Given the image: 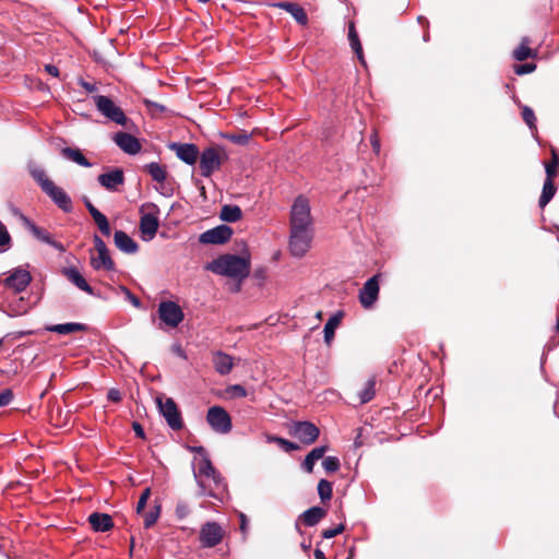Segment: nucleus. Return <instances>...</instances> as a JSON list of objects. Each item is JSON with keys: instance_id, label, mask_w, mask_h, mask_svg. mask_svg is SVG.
Returning a JSON list of instances; mask_svg holds the SVG:
<instances>
[{"instance_id": "obj_1", "label": "nucleus", "mask_w": 559, "mask_h": 559, "mask_svg": "<svg viewBox=\"0 0 559 559\" xmlns=\"http://www.w3.org/2000/svg\"><path fill=\"white\" fill-rule=\"evenodd\" d=\"M194 479L199 487L198 495L223 500L227 493V484L224 477L215 469L209 455H204L193 471Z\"/></svg>"}, {"instance_id": "obj_2", "label": "nucleus", "mask_w": 559, "mask_h": 559, "mask_svg": "<svg viewBox=\"0 0 559 559\" xmlns=\"http://www.w3.org/2000/svg\"><path fill=\"white\" fill-rule=\"evenodd\" d=\"M206 269L218 275L242 280L250 273V260L235 254H224L211 261Z\"/></svg>"}, {"instance_id": "obj_3", "label": "nucleus", "mask_w": 559, "mask_h": 559, "mask_svg": "<svg viewBox=\"0 0 559 559\" xmlns=\"http://www.w3.org/2000/svg\"><path fill=\"white\" fill-rule=\"evenodd\" d=\"M29 174L33 179L38 183L40 189L52 200V202L66 213L72 211V201L69 194L60 187L56 186L50 180L44 168L39 166H31Z\"/></svg>"}, {"instance_id": "obj_4", "label": "nucleus", "mask_w": 559, "mask_h": 559, "mask_svg": "<svg viewBox=\"0 0 559 559\" xmlns=\"http://www.w3.org/2000/svg\"><path fill=\"white\" fill-rule=\"evenodd\" d=\"M159 210L154 203H148L141 206L140 231L144 241L152 240L159 227L158 218Z\"/></svg>"}, {"instance_id": "obj_5", "label": "nucleus", "mask_w": 559, "mask_h": 559, "mask_svg": "<svg viewBox=\"0 0 559 559\" xmlns=\"http://www.w3.org/2000/svg\"><path fill=\"white\" fill-rule=\"evenodd\" d=\"M290 228H313L309 200L298 195L290 210Z\"/></svg>"}, {"instance_id": "obj_6", "label": "nucleus", "mask_w": 559, "mask_h": 559, "mask_svg": "<svg viewBox=\"0 0 559 559\" xmlns=\"http://www.w3.org/2000/svg\"><path fill=\"white\" fill-rule=\"evenodd\" d=\"M313 228H290L289 251L296 258L304 257L311 247Z\"/></svg>"}, {"instance_id": "obj_7", "label": "nucleus", "mask_w": 559, "mask_h": 559, "mask_svg": "<svg viewBox=\"0 0 559 559\" xmlns=\"http://www.w3.org/2000/svg\"><path fill=\"white\" fill-rule=\"evenodd\" d=\"M94 104L97 110L110 121L126 126L128 118L123 110L108 96L95 95L93 96Z\"/></svg>"}, {"instance_id": "obj_8", "label": "nucleus", "mask_w": 559, "mask_h": 559, "mask_svg": "<svg viewBox=\"0 0 559 559\" xmlns=\"http://www.w3.org/2000/svg\"><path fill=\"white\" fill-rule=\"evenodd\" d=\"M156 403L167 425L173 430H180L183 427V421L175 401L171 397H167L165 401L162 397H157Z\"/></svg>"}, {"instance_id": "obj_9", "label": "nucleus", "mask_w": 559, "mask_h": 559, "mask_svg": "<svg viewBox=\"0 0 559 559\" xmlns=\"http://www.w3.org/2000/svg\"><path fill=\"white\" fill-rule=\"evenodd\" d=\"M206 420L210 427L218 433H228L231 428L229 414L221 406H212L207 411Z\"/></svg>"}, {"instance_id": "obj_10", "label": "nucleus", "mask_w": 559, "mask_h": 559, "mask_svg": "<svg viewBox=\"0 0 559 559\" xmlns=\"http://www.w3.org/2000/svg\"><path fill=\"white\" fill-rule=\"evenodd\" d=\"M290 433L301 443L310 445L319 438L320 430L310 421H295L292 425Z\"/></svg>"}, {"instance_id": "obj_11", "label": "nucleus", "mask_w": 559, "mask_h": 559, "mask_svg": "<svg viewBox=\"0 0 559 559\" xmlns=\"http://www.w3.org/2000/svg\"><path fill=\"white\" fill-rule=\"evenodd\" d=\"M159 319L170 328H177L183 320L181 308L174 301H162L158 305Z\"/></svg>"}, {"instance_id": "obj_12", "label": "nucleus", "mask_w": 559, "mask_h": 559, "mask_svg": "<svg viewBox=\"0 0 559 559\" xmlns=\"http://www.w3.org/2000/svg\"><path fill=\"white\" fill-rule=\"evenodd\" d=\"M32 282L31 273L22 266L13 269L4 280V286L14 294H20L26 289Z\"/></svg>"}, {"instance_id": "obj_13", "label": "nucleus", "mask_w": 559, "mask_h": 559, "mask_svg": "<svg viewBox=\"0 0 559 559\" xmlns=\"http://www.w3.org/2000/svg\"><path fill=\"white\" fill-rule=\"evenodd\" d=\"M379 274L370 277L359 290V301L365 309H370L379 297Z\"/></svg>"}, {"instance_id": "obj_14", "label": "nucleus", "mask_w": 559, "mask_h": 559, "mask_svg": "<svg viewBox=\"0 0 559 559\" xmlns=\"http://www.w3.org/2000/svg\"><path fill=\"white\" fill-rule=\"evenodd\" d=\"M233 236V229L227 225H218L200 235L201 243L222 245L227 242Z\"/></svg>"}, {"instance_id": "obj_15", "label": "nucleus", "mask_w": 559, "mask_h": 559, "mask_svg": "<svg viewBox=\"0 0 559 559\" xmlns=\"http://www.w3.org/2000/svg\"><path fill=\"white\" fill-rule=\"evenodd\" d=\"M200 174L210 177L221 167V157L216 148L207 147L200 155Z\"/></svg>"}, {"instance_id": "obj_16", "label": "nucleus", "mask_w": 559, "mask_h": 559, "mask_svg": "<svg viewBox=\"0 0 559 559\" xmlns=\"http://www.w3.org/2000/svg\"><path fill=\"white\" fill-rule=\"evenodd\" d=\"M223 539V530L216 522H206L200 531V542L203 547H214Z\"/></svg>"}, {"instance_id": "obj_17", "label": "nucleus", "mask_w": 559, "mask_h": 559, "mask_svg": "<svg viewBox=\"0 0 559 559\" xmlns=\"http://www.w3.org/2000/svg\"><path fill=\"white\" fill-rule=\"evenodd\" d=\"M117 146L129 155H135L141 151L140 141L132 134L127 132H117L114 136Z\"/></svg>"}, {"instance_id": "obj_18", "label": "nucleus", "mask_w": 559, "mask_h": 559, "mask_svg": "<svg viewBox=\"0 0 559 559\" xmlns=\"http://www.w3.org/2000/svg\"><path fill=\"white\" fill-rule=\"evenodd\" d=\"M97 181L103 188L109 191H117L118 187L124 182V175L122 169L115 168L111 171L100 174L97 177Z\"/></svg>"}, {"instance_id": "obj_19", "label": "nucleus", "mask_w": 559, "mask_h": 559, "mask_svg": "<svg viewBox=\"0 0 559 559\" xmlns=\"http://www.w3.org/2000/svg\"><path fill=\"white\" fill-rule=\"evenodd\" d=\"M25 225L27 226L28 230L33 234V236L38 239L39 241L49 245L50 247L55 248L56 250L62 252L64 251V247L61 242H58L52 239L51 235L46 231L45 229L36 226L34 223H32L28 218L25 216H22Z\"/></svg>"}, {"instance_id": "obj_20", "label": "nucleus", "mask_w": 559, "mask_h": 559, "mask_svg": "<svg viewBox=\"0 0 559 559\" xmlns=\"http://www.w3.org/2000/svg\"><path fill=\"white\" fill-rule=\"evenodd\" d=\"M173 150H175L177 157L182 160L183 163L188 165L195 164L199 151L198 147L194 144H180V143H174L171 145Z\"/></svg>"}, {"instance_id": "obj_21", "label": "nucleus", "mask_w": 559, "mask_h": 559, "mask_svg": "<svg viewBox=\"0 0 559 559\" xmlns=\"http://www.w3.org/2000/svg\"><path fill=\"white\" fill-rule=\"evenodd\" d=\"M212 362H213L215 371L217 373H219L221 376L228 374L233 370V367H234L233 357L222 350H217V352L213 353Z\"/></svg>"}, {"instance_id": "obj_22", "label": "nucleus", "mask_w": 559, "mask_h": 559, "mask_svg": "<svg viewBox=\"0 0 559 559\" xmlns=\"http://www.w3.org/2000/svg\"><path fill=\"white\" fill-rule=\"evenodd\" d=\"M114 241L116 247L128 254H133L138 251V243L124 231L116 230L114 234Z\"/></svg>"}, {"instance_id": "obj_23", "label": "nucleus", "mask_w": 559, "mask_h": 559, "mask_svg": "<svg viewBox=\"0 0 559 559\" xmlns=\"http://www.w3.org/2000/svg\"><path fill=\"white\" fill-rule=\"evenodd\" d=\"M88 522L95 532H108L114 527L111 516L106 513L94 512L90 514Z\"/></svg>"}, {"instance_id": "obj_24", "label": "nucleus", "mask_w": 559, "mask_h": 559, "mask_svg": "<svg viewBox=\"0 0 559 559\" xmlns=\"http://www.w3.org/2000/svg\"><path fill=\"white\" fill-rule=\"evenodd\" d=\"M64 276L79 289L93 295L94 290L91 287V285L85 281V278L82 276V274L79 272L78 269L71 266L63 269Z\"/></svg>"}, {"instance_id": "obj_25", "label": "nucleus", "mask_w": 559, "mask_h": 559, "mask_svg": "<svg viewBox=\"0 0 559 559\" xmlns=\"http://www.w3.org/2000/svg\"><path fill=\"white\" fill-rule=\"evenodd\" d=\"M276 7L288 12L297 23L301 25H306L308 23V16L304 8L294 2H278L275 4Z\"/></svg>"}, {"instance_id": "obj_26", "label": "nucleus", "mask_w": 559, "mask_h": 559, "mask_svg": "<svg viewBox=\"0 0 559 559\" xmlns=\"http://www.w3.org/2000/svg\"><path fill=\"white\" fill-rule=\"evenodd\" d=\"M91 265L96 271H99V270L114 271L115 270V263L110 257L109 250L102 251V252H98L97 255H93L91 258Z\"/></svg>"}, {"instance_id": "obj_27", "label": "nucleus", "mask_w": 559, "mask_h": 559, "mask_svg": "<svg viewBox=\"0 0 559 559\" xmlns=\"http://www.w3.org/2000/svg\"><path fill=\"white\" fill-rule=\"evenodd\" d=\"M344 313L342 311L335 312L333 316L329 318L324 325V342L326 345H330L334 338L335 330L341 324Z\"/></svg>"}, {"instance_id": "obj_28", "label": "nucleus", "mask_w": 559, "mask_h": 559, "mask_svg": "<svg viewBox=\"0 0 559 559\" xmlns=\"http://www.w3.org/2000/svg\"><path fill=\"white\" fill-rule=\"evenodd\" d=\"M325 514L326 512L323 508L312 507L304 511L300 519H302L305 525L314 526L325 516Z\"/></svg>"}, {"instance_id": "obj_29", "label": "nucleus", "mask_w": 559, "mask_h": 559, "mask_svg": "<svg viewBox=\"0 0 559 559\" xmlns=\"http://www.w3.org/2000/svg\"><path fill=\"white\" fill-rule=\"evenodd\" d=\"M61 155L82 167H86V168L92 167V164L82 154L80 148H72V147H68V146L63 147L61 150Z\"/></svg>"}, {"instance_id": "obj_30", "label": "nucleus", "mask_w": 559, "mask_h": 559, "mask_svg": "<svg viewBox=\"0 0 559 559\" xmlns=\"http://www.w3.org/2000/svg\"><path fill=\"white\" fill-rule=\"evenodd\" d=\"M48 331L55 332L58 334H71L80 331H85L86 325L83 323H76V322H68V323H61V324H55L47 328Z\"/></svg>"}, {"instance_id": "obj_31", "label": "nucleus", "mask_w": 559, "mask_h": 559, "mask_svg": "<svg viewBox=\"0 0 559 559\" xmlns=\"http://www.w3.org/2000/svg\"><path fill=\"white\" fill-rule=\"evenodd\" d=\"M242 216V211L238 205H224L219 213V218L223 222L235 223Z\"/></svg>"}, {"instance_id": "obj_32", "label": "nucleus", "mask_w": 559, "mask_h": 559, "mask_svg": "<svg viewBox=\"0 0 559 559\" xmlns=\"http://www.w3.org/2000/svg\"><path fill=\"white\" fill-rule=\"evenodd\" d=\"M556 186L552 181L551 178H546L545 182H544V186H543V191H542V195L539 198V206L540 207H545L549 202L550 200L554 198L555 193H556Z\"/></svg>"}, {"instance_id": "obj_33", "label": "nucleus", "mask_w": 559, "mask_h": 559, "mask_svg": "<svg viewBox=\"0 0 559 559\" xmlns=\"http://www.w3.org/2000/svg\"><path fill=\"white\" fill-rule=\"evenodd\" d=\"M145 169L154 181L163 183L166 180L167 173L160 164L152 162L145 166Z\"/></svg>"}, {"instance_id": "obj_34", "label": "nucleus", "mask_w": 559, "mask_h": 559, "mask_svg": "<svg viewBox=\"0 0 559 559\" xmlns=\"http://www.w3.org/2000/svg\"><path fill=\"white\" fill-rule=\"evenodd\" d=\"M528 44H530V38L523 37L520 46L516 49H514V51H513V57L515 60L524 61L527 58L535 56L533 50L528 47Z\"/></svg>"}, {"instance_id": "obj_35", "label": "nucleus", "mask_w": 559, "mask_h": 559, "mask_svg": "<svg viewBox=\"0 0 559 559\" xmlns=\"http://www.w3.org/2000/svg\"><path fill=\"white\" fill-rule=\"evenodd\" d=\"M374 386H376V381L373 379H369L365 383V386L358 393L360 404H366L373 399L374 393H376Z\"/></svg>"}, {"instance_id": "obj_36", "label": "nucleus", "mask_w": 559, "mask_h": 559, "mask_svg": "<svg viewBox=\"0 0 559 559\" xmlns=\"http://www.w3.org/2000/svg\"><path fill=\"white\" fill-rule=\"evenodd\" d=\"M318 495L321 501H328L332 498V483L321 479L318 484Z\"/></svg>"}, {"instance_id": "obj_37", "label": "nucleus", "mask_w": 559, "mask_h": 559, "mask_svg": "<svg viewBox=\"0 0 559 559\" xmlns=\"http://www.w3.org/2000/svg\"><path fill=\"white\" fill-rule=\"evenodd\" d=\"M522 118L531 131H536V117L531 107L526 105L522 106Z\"/></svg>"}, {"instance_id": "obj_38", "label": "nucleus", "mask_w": 559, "mask_h": 559, "mask_svg": "<svg viewBox=\"0 0 559 559\" xmlns=\"http://www.w3.org/2000/svg\"><path fill=\"white\" fill-rule=\"evenodd\" d=\"M267 441L277 443L285 452H292V451H296L299 449L298 444H296L292 441H288L284 438H281V437H275V436L267 437Z\"/></svg>"}, {"instance_id": "obj_39", "label": "nucleus", "mask_w": 559, "mask_h": 559, "mask_svg": "<svg viewBox=\"0 0 559 559\" xmlns=\"http://www.w3.org/2000/svg\"><path fill=\"white\" fill-rule=\"evenodd\" d=\"M93 219L95 221L98 229L100 230V233L103 235H105V236L110 235L111 230H110L109 222L103 213H97L96 215L93 216Z\"/></svg>"}, {"instance_id": "obj_40", "label": "nucleus", "mask_w": 559, "mask_h": 559, "mask_svg": "<svg viewBox=\"0 0 559 559\" xmlns=\"http://www.w3.org/2000/svg\"><path fill=\"white\" fill-rule=\"evenodd\" d=\"M559 163V156L555 148L551 150V162L545 164L546 178H551L556 175V166Z\"/></svg>"}, {"instance_id": "obj_41", "label": "nucleus", "mask_w": 559, "mask_h": 559, "mask_svg": "<svg viewBox=\"0 0 559 559\" xmlns=\"http://www.w3.org/2000/svg\"><path fill=\"white\" fill-rule=\"evenodd\" d=\"M322 466L328 473H335L340 469L341 463L336 456H326L322 461Z\"/></svg>"}, {"instance_id": "obj_42", "label": "nucleus", "mask_w": 559, "mask_h": 559, "mask_svg": "<svg viewBox=\"0 0 559 559\" xmlns=\"http://www.w3.org/2000/svg\"><path fill=\"white\" fill-rule=\"evenodd\" d=\"M159 513H160V507L159 506H155L147 513H145V515H144V526L146 528L153 526L156 523V521L158 520Z\"/></svg>"}, {"instance_id": "obj_43", "label": "nucleus", "mask_w": 559, "mask_h": 559, "mask_svg": "<svg viewBox=\"0 0 559 559\" xmlns=\"http://www.w3.org/2000/svg\"><path fill=\"white\" fill-rule=\"evenodd\" d=\"M349 45H350L353 51L356 53L359 62L364 67H366V60H365V57H364L362 46H361L360 39L359 38L352 39V40H349Z\"/></svg>"}, {"instance_id": "obj_44", "label": "nucleus", "mask_w": 559, "mask_h": 559, "mask_svg": "<svg viewBox=\"0 0 559 559\" xmlns=\"http://www.w3.org/2000/svg\"><path fill=\"white\" fill-rule=\"evenodd\" d=\"M226 392L231 397H246L247 396V390L240 384H233V385L227 386Z\"/></svg>"}, {"instance_id": "obj_45", "label": "nucleus", "mask_w": 559, "mask_h": 559, "mask_svg": "<svg viewBox=\"0 0 559 559\" xmlns=\"http://www.w3.org/2000/svg\"><path fill=\"white\" fill-rule=\"evenodd\" d=\"M151 496V489L150 488H145L139 500H138V503H136V513H141L143 512V510L145 509V506H146V502H147V499L150 498Z\"/></svg>"}, {"instance_id": "obj_46", "label": "nucleus", "mask_w": 559, "mask_h": 559, "mask_svg": "<svg viewBox=\"0 0 559 559\" xmlns=\"http://www.w3.org/2000/svg\"><path fill=\"white\" fill-rule=\"evenodd\" d=\"M227 139L235 144L245 145L249 142L250 135L243 132V133L227 135Z\"/></svg>"}, {"instance_id": "obj_47", "label": "nucleus", "mask_w": 559, "mask_h": 559, "mask_svg": "<svg viewBox=\"0 0 559 559\" xmlns=\"http://www.w3.org/2000/svg\"><path fill=\"white\" fill-rule=\"evenodd\" d=\"M535 69H536V64H534V63H525V64L515 66L514 72L518 75H523V74H528V73L534 72Z\"/></svg>"}, {"instance_id": "obj_48", "label": "nucleus", "mask_w": 559, "mask_h": 559, "mask_svg": "<svg viewBox=\"0 0 559 559\" xmlns=\"http://www.w3.org/2000/svg\"><path fill=\"white\" fill-rule=\"evenodd\" d=\"M328 451V447L326 445H320V447H317V448H313L309 453L308 455L314 461L317 462L318 460L322 459L325 454V452Z\"/></svg>"}, {"instance_id": "obj_49", "label": "nucleus", "mask_w": 559, "mask_h": 559, "mask_svg": "<svg viewBox=\"0 0 559 559\" xmlns=\"http://www.w3.org/2000/svg\"><path fill=\"white\" fill-rule=\"evenodd\" d=\"M344 528H345L344 524H338L334 528L324 530L322 532V537L325 538V539L333 538L336 535L341 534L344 531Z\"/></svg>"}, {"instance_id": "obj_50", "label": "nucleus", "mask_w": 559, "mask_h": 559, "mask_svg": "<svg viewBox=\"0 0 559 559\" xmlns=\"http://www.w3.org/2000/svg\"><path fill=\"white\" fill-rule=\"evenodd\" d=\"M175 512H176V516L178 519L182 520L190 513V509H189L188 504L181 502V503L177 504Z\"/></svg>"}, {"instance_id": "obj_51", "label": "nucleus", "mask_w": 559, "mask_h": 559, "mask_svg": "<svg viewBox=\"0 0 559 559\" xmlns=\"http://www.w3.org/2000/svg\"><path fill=\"white\" fill-rule=\"evenodd\" d=\"M13 399V393L10 389H5L0 393V407L8 405Z\"/></svg>"}, {"instance_id": "obj_52", "label": "nucleus", "mask_w": 559, "mask_h": 559, "mask_svg": "<svg viewBox=\"0 0 559 559\" xmlns=\"http://www.w3.org/2000/svg\"><path fill=\"white\" fill-rule=\"evenodd\" d=\"M120 289L123 292V294L126 295L127 299L134 306V307H140L141 302H140V299L134 296L127 287L124 286H121Z\"/></svg>"}, {"instance_id": "obj_53", "label": "nucleus", "mask_w": 559, "mask_h": 559, "mask_svg": "<svg viewBox=\"0 0 559 559\" xmlns=\"http://www.w3.org/2000/svg\"><path fill=\"white\" fill-rule=\"evenodd\" d=\"M93 241L97 253L102 251H108L106 243L98 235H94Z\"/></svg>"}, {"instance_id": "obj_54", "label": "nucleus", "mask_w": 559, "mask_h": 559, "mask_svg": "<svg viewBox=\"0 0 559 559\" xmlns=\"http://www.w3.org/2000/svg\"><path fill=\"white\" fill-rule=\"evenodd\" d=\"M144 104L152 111L164 112L166 110V107L164 105H160V104H158L156 102H153V100H150V99H145Z\"/></svg>"}, {"instance_id": "obj_55", "label": "nucleus", "mask_w": 559, "mask_h": 559, "mask_svg": "<svg viewBox=\"0 0 559 559\" xmlns=\"http://www.w3.org/2000/svg\"><path fill=\"white\" fill-rule=\"evenodd\" d=\"M11 241L10 234L7 228L0 224V247L8 245Z\"/></svg>"}, {"instance_id": "obj_56", "label": "nucleus", "mask_w": 559, "mask_h": 559, "mask_svg": "<svg viewBox=\"0 0 559 559\" xmlns=\"http://www.w3.org/2000/svg\"><path fill=\"white\" fill-rule=\"evenodd\" d=\"M107 399L111 402L118 403L121 401V392L118 389H110L107 393Z\"/></svg>"}, {"instance_id": "obj_57", "label": "nucleus", "mask_w": 559, "mask_h": 559, "mask_svg": "<svg viewBox=\"0 0 559 559\" xmlns=\"http://www.w3.org/2000/svg\"><path fill=\"white\" fill-rule=\"evenodd\" d=\"M316 462L307 454L301 466L305 472L312 473Z\"/></svg>"}, {"instance_id": "obj_58", "label": "nucleus", "mask_w": 559, "mask_h": 559, "mask_svg": "<svg viewBox=\"0 0 559 559\" xmlns=\"http://www.w3.org/2000/svg\"><path fill=\"white\" fill-rule=\"evenodd\" d=\"M370 143H371V146H372V150L376 154H379L380 153V140H379V136L377 134V132H373L370 136Z\"/></svg>"}, {"instance_id": "obj_59", "label": "nucleus", "mask_w": 559, "mask_h": 559, "mask_svg": "<svg viewBox=\"0 0 559 559\" xmlns=\"http://www.w3.org/2000/svg\"><path fill=\"white\" fill-rule=\"evenodd\" d=\"M83 202H84V205L85 207L87 209L88 213L91 214V216L93 217L94 215H96L97 213H100L93 204L92 202L90 201L88 198H84L83 199Z\"/></svg>"}, {"instance_id": "obj_60", "label": "nucleus", "mask_w": 559, "mask_h": 559, "mask_svg": "<svg viewBox=\"0 0 559 559\" xmlns=\"http://www.w3.org/2000/svg\"><path fill=\"white\" fill-rule=\"evenodd\" d=\"M132 428L138 437L144 438L145 435H144V430H143V427L141 426V424H139L138 421H134L132 424Z\"/></svg>"}, {"instance_id": "obj_61", "label": "nucleus", "mask_w": 559, "mask_h": 559, "mask_svg": "<svg viewBox=\"0 0 559 559\" xmlns=\"http://www.w3.org/2000/svg\"><path fill=\"white\" fill-rule=\"evenodd\" d=\"M359 38L355 28V24L352 22L348 26V40Z\"/></svg>"}, {"instance_id": "obj_62", "label": "nucleus", "mask_w": 559, "mask_h": 559, "mask_svg": "<svg viewBox=\"0 0 559 559\" xmlns=\"http://www.w3.org/2000/svg\"><path fill=\"white\" fill-rule=\"evenodd\" d=\"M45 70H46L49 74H51V75H53V76H58V75H59V70H58V68H57L56 66H53V64H46V66H45Z\"/></svg>"}, {"instance_id": "obj_63", "label": "nucleus", "mask_w": 559, "mask_h": 559, "mask_svg": "<svg viewBox=\"0 0 559 559\" xmlns=\"http://www.w3.org/2000/svg\"><path fill=\"white\" fill-rule=\"evenodd\" d=\"M81 86L88 93L95 92L97 88L94 84H91L88 82L82 81Z\"/></svg>"}, {"instance_id": "obj_64", "label": "nucleus", "mask_w": 559, "mask_h": 559, "mask_svg": "<svg viewBox=\"0 0 559 559\" xmlns=\"http://www.w3.org/2000/svg\"><path fill=\"white\" fill-rule=\"evenodd\" d=\"M313 555H314V559H326L324 552L319 548H317L314 550Z\"/></svg>"}]
</instances>
